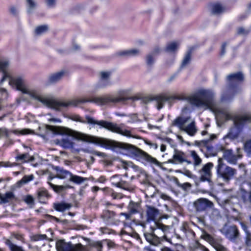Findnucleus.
Returning a JSON list of instances; mask_svg holds the SVG:
<instances>
[{"mask_svg": "<svg viewBox=\"0 0 251 251\" xmlns=\"http://www.w3.org/2000/svg\"><path fill=\"white\" fill-rule=\"evenodd\" d=\"M8 62L5 60L0 59V70L3 72L1 82L9 78V84L12 87H15L17 90L21 91L24 94L29 95L30 97L41 102L49 107L60 110L62 108L67 107L71 105H76L79 103L92 102L100 104V97H95L90 99H79L75 101H66L58 100L49 97L41 95L38 91L31 89L25 85L24 79L21 76L11 77L10 74L6 71L8 66Z\"/></svg>", "mask_w": 251, "mask_h": 251, "instance_id": "nucleus-1", "label": "nucleus"}, {"mask_svg": "<svg viewBox=\"0 0 251 251\" xmlns=\"http://www.w3.org/2000/svg\"><path fill=\"white\" fill-rule=\"evenodd\" d=\"M44 129L46 131V134L41 135V136L44 138L50 133L67 135L83 141L99 144L106 148H109L112 146L111 142L107 139L89 135L64 127L46 125Z\"/></svg>", "mask_w": 251, "mask_h": 251, "instance_id": "nucleus-2", "label": "nucleus"}, {"mask_svg": "<svg viewBox=\"0 0 251 251\" xmlns=\"http://www.w3.org/2000/svg\"><path fill=\"white\" fill-rule=\"evenodd\" d=\"M214 96L213 91L201 89L198 90L195 95L190 97L189 100L193 104L197 106L205 107L217 113L223 114L227 120L231 119L232 116L230 113L216 108Z\"/></svg>", "mask_w": 251, "mask_h": 251, "instance_id": "nucleus-3", "label": "nucleus"}, {"mask_svg": "<svg viewBox=\"0 0 251 251\" xmlns=\"http://www.w3.org/2000/svg\"><path fill=\"white\" fill-rule=\"evenodd\" d=\"M87 123L89 124L98 125L100 128H104L110 131L120 134L127 137H133L130 130L124 129L122 126H119L116 124L106 121H97L94 118L87 116L86 117Z\"/></svg>", "mask_w": 251, "mask_h": 251, "instance_id": "nucleus-4", "label": "nucleus"}, {"mask_svg": "<svg viewBox=\"0 0 251 251\" xmlns=\"http://www.w3.org/2000/svg\"><path fill=\"white\" fill-rule=\"evenodd\" d=\"M216 170L217 177L222 179L225 182H228L237 174L236 169L227 165L221 158L218 159Z\"/></svg>", "mask_w": 251, "mask_h": 251, "instance_id": "nucleus-5", "label": "nucleus"}, {"mask_svg": "<svg viewBox=\"0 0 251 251\" xmlns=\"http://www.w3.org/2000/svg\"><path fill=\"white\" fill-rule=\"evenodd\" d=\"M190 120V117H178L173 121V124L179 127L181 130L184 131L189 136L193 137L197 133L198 129L194 120L191 121L189 124L186 125Z\"/></svg>", "mask_w": 251, "mask_h": 251, "instance_id": "nucleus-6", "label": "nucleus"}, {"mask_svg": "<svg viewBox=\"0 0 251 251\" xmlns=\"http://www.w3.org/2000/svg\"><path fill=\"white\" fill-rule=\"evenodd\" d=\"M56 248L58 251H81L83 247L79 244L73 245L61 240L57 242Z\"/></svg>", "mask_w": 251, "mask_h": 251, "instance_id": "nucleus-7", "label": "nucleus"}, {"mask_svg": "<svg viewBox=\"0 0 251 251\" xmlns=\"http://www.w3.org/2000/svg\"><path fill=\"white\" fill-rule=\"evenodd\" d=\"M214 165L211 162L204 164L199 171L200 179L202 181H210L212 176V169Z\"/></svg>", "mask_w": 251, "mask_h": 251, "instance_id": "nucleus-8", "label": "nucleus"}, {"mask_svg": "<svg viewBox=\"0 0 251 251\" xmlns=\"http://www.w3.org/2000/svg\"><path fill=\"white\" fill-rule=\"evenodd\" d=\"M237 154L233 153L232 150H227L224 152L223 158L227 162L231 164H235L237 160L241 159L242 157L241 150L237 148L236 150Z\"/></svg>", "mask_w": 251, "mask_h": 251, "instance_id": "nucleus-9", "label": "nucleus"}, {"mask_svg": "<svg viewBox=\"0 0 251 251\" xmlns=\"http://www.w3.org/2000/svg\"><path fill=\"white\" fill-rule=\"evenodd\" d=\"M145 237L147 241L151 244L154 246H157L160 244L161 241L165 240L166 241L171 243L170 239H168L166 235H164L162 237H158L154 233H145Z\"/></svg>", "mask_w": 251, "mask_h": 251, "instance_id": "nucleus-10", "label": "nucleus"}, {"mask_svg": "<svg viewBox=\"0 0 251 251\" xmlns=\"http://www.w3.org/2000/svg\"><path fill=\"white\" fill-rule=\"evenodd\" d=\"M194 205L197 211H202L208 208L212 207L213 203L207 199L201 198L194 202Z\"/></svg>", "mask_w": 251, "mask_h": 251, "instance_id": "nucleus-11", "label": "nucleus"}, {"mask_svg": "<svg viewBox=\"0 0 251 251\" xmlns=\"http://www.w3.org/2000/svg\"><path fill=\"white\" fill-rule=\"evenodd\" d=\"M221 232L229 240L235 239L239 234V231L236 226H224Z\"/></svg>", "mask_w": 251, "mask_h": 251, "instance_id": "nucleus-12", "label": "nucleus"}, {"mask_svg": "<svg viewBox=\"0 0 251 251\" xmlns=\"http://www.w3.org/2000/svg\"><path fill=\"white\" fill-rule=\"evenodd\" d=\"M168 162L173 164L182 163L186 162L188 164L192 163L191 161L186 159L185 153L180 151H175L172 159H169Z\"/></svg>", "mask_w": 251, "mask_h": 251, "instance_id": "nucleus-13", "label": "nucleus"}, {"mask_svg": "<svg viewBox=\"0 0 251 251\" xmlns=\"http://www.w3.org/2000/svg\"><path fill=\"white\" fill-rule=\"evenodd\" d=\"M178 99L179 98L177 96L174 95H169L168 94L158 96L156 98L157 108L159 110L162 108L166 101H171L174 100Z\"/></svg>", "mask_w": 251, "mask_h": 251, "instance_id": "nucleus-14", "label": "nucleus"}, {"mask_svg": "<svg viewBox=\"0 0 251 251\" xmlns=\"http://www.w3.org/2000/svg\"><path fill=\"white\" fill-rule=\"evenodd\" d=\"M54 169L56 171V175L55 176H50L48 178V180L49 181H51L53 178L56 177L59 179H65L68 177L70 178L71 176L72 173L63 168L55 167Z\"/></svg>", "mask_w": 251, "mask_h": 251, "instance_id": "nucleus-15", "label": "nucleus"}, {"mask_svg": "<svg viewBox=\"0 0 251 251\" xmlns=\"http://www.w3.org/2000/svg\"><path fill=\"white\" fill-rule=\"evenodd\" d=\"M55 143L64 149H70L74 147V143L71 138L65 137L55 140Z\"/></svg>", "mask_w": 251, "mask_h": 251, "instance_id": "nucleus-16", "label": "nucleus"}, {"mask_svg": "<svg viewBox=\"0 0 251 251\" xmlns=\"http://www.w3.org/2000/svg\"><path fill=\"white\" fill-rule=\"evenodd\" d=\"M147 221H154L159 215V211L155 208L148 206L147 208Z\"/></svg>", "mask_w": 251, "mask_h": 251, "instance_id": "nucleus-17", "label": "nucleus"}, {"mask_svg": "<svg viewBox=\"0 0 251 251\" xmlns=\"http://www.w3.org/2000/svg\"><path fill=\"white\" fill-rule=\"evenodd\" d=\"M72 206L71 203L65 201L55 202L53 204V208L56 211L62 212L69 210Z\"/></svg>", "mask_w": 251, "mask_h": 251, "instance_id": "nucleus-18", "label": "nucleus"}, {"mask_svg": "<svg viewBox=\"0 0 251 251\" xmlns=\"http://www.w3.org/2000/svg\"><path fill=\"white\" fill-rule=\"evenodd\" d=\"M15 199V196L12 192H7L5 194H0V203H8Z\"/></svg>", "mask_w": 251, "mask_h": 251, "instance_id": "nucleus-19", "label": "nucleus"}, {"mask_svg": "<svg viewBox=\"0 0 251 251\" xmlns=\"http://www.w3.org/2000/svg\"><path fill=\"white\" fill-rule=\"evenodd\" d=\"M140 155L143 159L152 165L156 166L159 165V162L154 157L148 154L146 152L142 151H139Z\"/></svg>", "mask_w": 251, "mask_h": 251, "instance_id": "nucleus-20", "label": "nucleus"}, {"mask_svg": "<svg viewBox=\"0 0 251 251\" xmlns=\"http://www.w3.org/2000/svg\"><path fill=\"white\" fill-rule=\"evenodd\" d=\"M244 76L241 73L231 74L227 76V79L230 84L237 83L243 80Z\"/></svg>", "mask_w": 251, "mask_h": 251, "instance_id": "nucleus-21", "label": "nucleus"}, {"mask_svg": "<svg viewBox=\"0 0 251 251\" xmlns=\"http://www.w3.org/2000/svg\"><path fill=\"white\" fill-rule=\"evenodd\" d=\"M88 180V178L83 177L77 175H74L72 174H71V176L69 178V180L71 182H72L74 183L77 185L81 184Z\"/></svg>", "mask_w": 251, "mask_h": 251, "instance_id": "nucleus-22", "label": "nucleus"}, {"mask_svg": "<svg viewBox=\"0 0 251 251\" xmlns=\"http://www.w3.org/2000/svg\"><path fill=\"white\" fill-rule=\"evenodd\" d=\"M207 239L209 240L210 244L216 249L217 251H227L226 248L216 242L210 235H207Z\"/></svg>", "mask_w": 251, "mask_h": 251, "instance_id": "nucleus-23", "label": "nucleus"}, {"mask_svg": "<svg viewBox=\"0 0 251 251\" xmlns=\"http://www.w3.org/2000/svg\"><path fill=\"white\" fill-rule=\"evenodd\" d=\"M109 75L110 74L108 72H102L100 73V87H105L110 84L108 80Z\"/></svg>", "mask_w": 251, "mask_h": 251, "instance_id": "nucleus-24", "label": "nucleus"}, {"mask_svg": "<svg viewBox=\"0 0 251 251\" xmlns=\"http://www.w3.org/2000/svg\"><path fill=\"white\" fill-rule=\"evenodd\" d=\"M139 53V50L137 49H131L129 50H125L121 51L118 52L120 56H134L138 55Z\"/></svg>", "mask_w": 251, "mask_h": 251, "instance_id": "nucleus-25", "label": "nucleus"}, {"mask_svg": "<svg viewBox=\"0 0 251 251\" xmlns=\"http://www.w3.org/2000/svg\"><path fill=\"white\" fill-rule=\"evenodd\" d=\"M190 154L193 160V165L194 166H198L202 163V159L199 156L198 153L195 151H190Z\"/></svg>", "mask_w": 251, "mask_h": 251, "instance_id": "nucleus-26", "label": "nucleus"}, {"mask_svg": "<svg viewBox=\"0 0 251 251\" xmlns=\"http://www.w3.org/2000/svg\"><path fill=\"white\" fill-rule=\"evenodd\" d=\"M5 244L9 247L10 251H25L22 247L14 244L9 239H7Z\"/></svg>", "mask_w": 251, "mask_h": 251, "instance_id": "nucleus-27", "label": "nucleus"}, {"mask_svg": "<svg viewBox=\"0 0 251 251\" xmlns=\"http://www.w3.org/2000/svg\"><path fill=\"white\" fill-rule=\"evenodd\" d=\"M65 74V72L61 71L57 73L51 75L49 78V81L50 83H55L61 79Z\"/></svg>", "mask_w": 251, "mask_h": 251, "instance_id": "nucleus-28", "label": "nucleus"}, {"mask_svg": "<svg viewBox=\"0 0 251 251\" xmlns=\"http://www.w3.org/2000/svg\"><path fill=\"white\" fill-rule=\"evenodd\" d=\"M34 177L33 175L25 176L20 180L17 182L16 185L18 187H21L22 185L26 184L29 181L32 180L34 179Z\"/></svg>", "mask_w": 251, "mask_h": 251, "instance_id": "nucleus-29", "label": "nucleus"}, {"mask_svg": "<svg viewBox=\"0 0 251 251\" xmlns=\"http://www.w3.org/2000/svg\"><path fill=\"white\" fill-rule=\"evenodd\" d=\"M126 164L128 166H131L133 170L137 173V176L138 177H140L141 176H143L145 177L146 176V174L144 171L141 168H139L137 166L132 164L131 163H128Z\"/></svg>", "mask_w": 251, "mask_h": 251, "instance_id": "nucleus-30", "label": "nucleus"}, {"mask_svg": "<svg viewBox=\"0 0 251 251\" xmlns=\"http://www.w3.org/2000/svg\"><path fill=\"white\" fill-rule=\"evenodd\" d=\"M38 198L40 201L44 200L45 198H47L49 196L47 191L44 188H40L37 191Z\"/></svg>", "mask_w": 251, "mask_h": 251, "instance_id": "nucleus-31", "label": "nucleus"}, {"mask_svg": "<svg viewBox=\"0 0 251 251\" xmlns=\"http://www.w3.org/2000/svg\"><path fill=\"white\" fill-rule=\"evenodd\" d=\"M17 161H21L23 163L26 162L30 160V156L27 153L20 154L17 155L15 157Z\"/></svg>", "mask_w": 251, "mask_h": 251, "instance_id": "nucleus-32", "label": "nucleus"}, {"mask_svg": "<svg viewBox=\"0 0 251 251\" xmlns=\"http://www.w3.org/2000/svg\"><path fill=\"white\" fill-rule=\"evenodd\" d=\"M212 12L214 14H219L224 11V8L220 4H214L212 7Z\"/></svg>", "mask_w": 251, "mask_h": 251, "instance_id": "nucleus-33", "label": "nucleus"}, {"mask_svg": "<svg viewBox=\"0 0 251 251\" xmlns=\"http://www.w3.org/2000/svg\"><path fill=\"white\" fill-rule=\"evenodd\" d=\"M12 133L17 135H27L32 133V131L28 128H25L22 129H16L12 131Z\"/></svg>", "mask_w": 251, "mask_h": 251, "instance_id": "nucleus-34", "label": "nucleus"}, {"mask_svg": "<svg viewBox=\"0 0 251 251\" xmlns=\"http://www.w3.org/2000/svg\"><path fill=\"white\" fill-rule=\"evenodd\" d=\"M48 183L50 186V187L54 190V191H55L56 192H61L68 187L67 186L54 185V184H52V183H51L50 181H49V180H48Z\"/></svg>", "mask_w": 251, "mask_h": 251, "instance_id": "nucleus-35", "label": "nucleus"}, {"mask_svg": "<svg viewBox=\"0 0 251 251\" xmlns=\"http://www.w3.org/2000/svg\"><path fill=\"white\" fill-rule=\"evenodd\" d=\"M24 201L28 204L30 207H32L34 205V199L31 195H27L25 196Z\"/></svg>", "mask_w": 251, "mask_h": 251, "instance_id": "nucleus-36", "label": "nucleus"}, {"mask_svg": "<svg viewBox=\"0 0 251 251\" xmlns=\"http://www.w3.org/2000/svg\"><path fill=\"white\" fill-rule=\"evenodd\" d=\"M178 45L176 42H172L167 45L166 50L167 52H174L177 49Z\"/></svg>", "mask_w": 251, "mask_h": 251, "instance_id": "nucleus-37", "label": "nucleus"}, {"mask_svg": "<svg viewBox=\"0 0 251 251\" xmlns=\"http://www.w3.org/2000/svg\"><path fill=\"white\" fill-rule=\"evenodd\" d=\"M234 121L235 124L237 125L238 124H241L245 121H251V116L249 117L248 116H244L240 117H237L234 120Z\"/></svg>", "mask_w": 251, "mask_h": 251, "instance_id": "nucleus-38", "label": "nucleus"}, {"mask_svg": "<svg viewBox=\"0 0 251 251\" xmlns=\"http://www.w3.org/2000/svg\"><path fill=\"white\" fill-rule=\"evenodd\" d=\"M155 229H159L161 230L165 234L169 231V226H168L164 225L161 223H155Z\"/></svg>", "mask_w": 251, "mask_h": 251, "instance_id": "nucleus-39", "label": "nucleus"}, {"mask_svg": "<svg viewBox=\"0 0 251 251\" xmlns=\"http://www.w3.org/2000/svg\"><path fill=\"white\" fill-rule=\"evenodd\" d=\"M26 5L28 12H30L35 8L36 3L34 0H26Z\"/></svg>", "mask_w": 251, "mask_h": 251, "instance_id": "nucleus-40", "label": "nucleus"}, {"mask_svg": "<svg viewBox=\"0 0 251 251\" xmlns=\"http://www.w3.org/2000/svg\"><path fill=\"white\" fill-rule=\"evenodd\" d=\"M48 26L47 25H41L37 27L35 29V33L37 35L41 34L45 32L48 30Z\"/></svg>", "mask_w": 251, "mask_h": 251, "instance_id": "nucleus-41", "label": "nucleus"}, {"mask_svg": "<svg viewBox=\"0 0 251 251\" xmlns=\"http://www.w3.org/2000/svg\"><path fill=\"white\" fill-rule=\"evenodd\" d=\"M47 238V236L46 234H36L32 237V240L34 241H38L45 240Z\"/></svg>", "mask_w": 251, "mask_h": 251, "instance_id": "nucleus-42", "label": "nucleus"}, {"mask_svg": "<svg viewBox=\"0 0 251 251\" xmlns=\"http://www.w3.org/2000/svg\"><path fill=\"white\" fill-rule=\"evenodd\" d=\"M244 150L247 153H251V139L247 141L245 143Z\"/></svg>", "mask_w": 251, "mask_h": 251, "instance_id": "nucleus-43", "label": "nucleus"}, {"mask_svg": "<svg viewBox=\"0 0 251 251\" xmlns=\"http://www.w3.org/2000/svg\"><path fill=\"white\" fill-rule=\"evenodd\" d=\"M9 134V131L5 128H0V138L7 137Z\"/></svg>", "mask_w": 251, "mask_h": 251, "instance_id": "nucleus-44", "label": "nucleus"}, {"mask_svg": "<svg viewBox=\"0 0 251 251\" xmlns=\"http://www.w3.org/2000/svg\"><path fill=\"white\" fill-rule=\"evenodd\" d=\"M158 52V50H154V51L152 52V54H149L147 56V62L148 65H151L152 63H153L154 60L153 59L152 54H154Z\"/></svg>", "mask_w": 251, "mask_h": 251, "instance_id": "nucleus-45", "label": "nucleus"}, {"mask_svg": "<svg viewBox=\"0 0 251 251\" xmlns=\"http://www.w3.org/2000/svg\"><path fill=\"white\" fill-rule=\"evenodd\" d=\"M191 59V50H190L185 55L183 62L182 63V66L186 65L190 61Z\"/></svg>", "mask_w": 251, "mask_h": 251, "instance_id": "nucleus-46", "label": "nucleus"}, {"mask_svg": "<svg viewBox=\"0 0 251 251\" xmlns=\"http://www.w3.org/2000/svg\"><path fill=\"white\" fill-rule=\"evenodd\" d=\"M17 165L16 163H11L9 161L0 162V166L4 167H12Z\"/></svg>", "mask_w": 251, "mask_h": 251, "instance_id": "nucleus-47", "label": "nucleus"}, {"mask_svg": "<svg viewBox=\"0 0 251 251\" xmlns=\"http://www.w3.org/2000/svg\"><path fill=\"white\" fill-rule=\"evenodd\" d=\"M245 244L248 247H251V233L246 235Z\"/></svg>", "mask_w": 251, "mask_h": 251, "instance_id": "nucleus-48", "label": "nucleus"}, {"mask_svg": "<svg viewBox=\"0 0 251 251\" xmlns=\"http://www.w3.org/2000/svg\"><path fill=\"white\" fill-rule=\"evenodd\" d=\"M0 95H1V99H5L8 97V93L5 89L0 88Z\"/></svg>", "mask_w": 251, "mask_h": 251, "instance_id": "nucleus-49", "label": "nucleus"}, {"mask_svg": "<svg viewBox=\"0 0 251 251\" xmlns=\"http://www.w3.org/2000/svg\"><path fill=\"white\" fill-rule=\"evenodd\" d=\"M71 119L73 120V121H76V122H79L81 123H85L84 121H83L79 116L77 115H72L71 117Z\"/></svg>", "mask_w": 251, "mask_h": 251, "instance_id": "nucleus-50", "label": "nucleus"}, {"mask_svg": "<svg viewBox=\"0 0 251 251\" xmlns=\"http://www.w3.org/2000/svg\"><path fill=\"white\" fill-rule=\"evenodd\" d=\"M240 225L243 229V230L245 231L246 235L251 233L248 230V226L246 225L243 223H240Z\"/></svg>", "mask_w": 251, "mask_h": 251, "instance_id": "nucleus-51", "label": "nucleus"}, {"mask_svg": "<svg viewBox=\"0 0 251 251\" xmlns=\"http://www.w3.org/2000/svg\"><path fill=\"white\" fill-rule=\"evenodd\" d=\"M49 7H53L55 4V0H46Z\"/></svg>", "mask_w": 251, "mask_h": 251, "instance_id": "nucleus-52", "label": "nucleus"}, {"mask_svg": "<svg viewBox=\"0 0 251 251\" xmlns=\"http://www.w3.org/2000/svg\"><path fill=\"white\" fill-rule=\"evenodd\" d=\"M191 185L189 183H184L180 185V187L182 188L183 189H187L188 188H190Z\"/></svg>", "mask_w": 251, "mask_h": 251, "instance_id": "nucleus-53", "label": "nucleus"}, {"mask_svg": "<svg viewBox=\"0 0 251 251\" xmlns=\"http://www.w3.org/2000/svg\"><path fill=\"white\" fill-rule=\"evenodd\" d=\"M48 121L50 122H53V123H61V121L59 119L57 118H50L48 119Z\"/></svg>", "mask_w": 251, "mask_h": 251, "instance_id": "nucleus-54", "label": "nucleus"}, {"mask_svg": "<svg viewBox=\"0 0 251 251\" xmlns=\"http://www.w3.org/2000/svg\"><path fill=\"white\" fill-rule=\"evenodd\" d=\"M160 251H174L169 247H163L161 249Z\"/></svg>", "mask_w": 251, "mask_h": 251, "instance_id": "nucleus-55", "label": "nucleus"}, {"mask_svg": "<svg viewBox=\"0 0 251 251\" xmlns=\"http://www.w3.org/2000/svg\"><path fill=\"white\" fill-rule=\"evenodd\" d=\"M199 248L201 251H209L206 248L202 245H200Z\"/></svg>", "mask_w": 251, "mask_h": 251, "instance_id": "nucleus-56", "label": "nucleus"}, {"mask_svg": "<svg viewBox=\"0 0 251 251\" xmlns=\"http://www.w3.org/2000/svg\"><path fill=\"white\" fill-rule=\"evenodd\" d=\"M121 215L124 216L126 218V220L129 219L130 218V215L128 214H127V213H121Z\"/></svg>", "mask_w": 251, "mask_h": 251, "instance_id": "nucleus-57", "label": "nucleus"}, {"mask_svg": "<svg viewBox=\"0 0 251 251\" xmlns=\"http://www.w3.org/2000/svg\"><path fill=\"white\" fill-rule=\"evenodd\" d=\"M226 44H224L222 45V51H221V54L223 55L225 53V48H226Z\"/></svg>", "mask_w": 251, "mask_h": 251, "instance_id": "nucleus-58", "label": "nucleus"}, {"mask_svg": "<svg viewBox=\"0 0 251 251\" xmlns=\"http://www.w3.org/2000/svg\"><path fill=\"white\" fill-rule=\"evenodd\" d=\"M166 149V145L164 144H162L160 146V151L162 152H164Z\"/></svg>", "mask_w": 251, "mask_h": 251, "instance_id": "nucleus-59", "label": "nucleus"}, {"mask_svg": "<svg viewBox=\"0 0 251 251\" xmlns=\"http://www.w3.org/2000/svg\"><path fill=\"white\" fill-rule=\"evenodd\" d=\"M115 185L118 187H120V188H124L123 187V184L122 182H117L115 184Z\"/></svg>", "mask_w": 251, "mask_h": 251, "instance_id": "nucleus-60", "label": "nucleus"}, {"mask_svg": "<svg viewBox=\"0 0 251 251\" xmlns=\"http://www.w3.org/2000/svg\"><path fill=\"white\" fill-rule=\"evenodd\" d=\"M10 12L13 14H15L17 12V10L14 7H11L10 8Z\"/></svg>", "mask_w": 251, "mask_h": 251, "instance_id": "nucleus-61", "label": "nucleus"}, {"mask_svg": "<svg viewBox=\"0 0 251 251\" xmlns=\"http://www.w3.org/2000/svg\"><path fill=\"white\" fill-rule=\"evenodd\" d=\"M99 190H100V188L98 186H94L92 188V190L93 192H97Z\"/></svg>", "mask_w": 251, "mask_h": 251, "instance_id": "nucleus-62", "label": "nucleus"}, {"mask_svg": "<svg viewBox=\"0 0 251 251\" xmlns=\"http://www.w3.org/2000/svg\"><path fill=\"white\" fill-rule=\"evenodd\" d=\"M144 250L147 251H154V250H152L150 247H146L144 248Z\"/></svg>", "mask_w": 251, "mask_h": 251, "instance_id": "nucleus-63", "label": "nucleus"}, {"mask_svg": "<svg viewBox=\"0 0 251 251\" xmlns=\"http://www.w3.org/2000/svg\"><path fill=\"white\" fill-rule=\"evenodd\" d=\"M14 236H15V238L18 240H22V239L23 238L22 236L20 235L16 234Z\"/></svg>", "mask_w": 251, "mask_h": 251, "instance_id": "nucleus-64", "label": "nucleus"}]
</instances>
